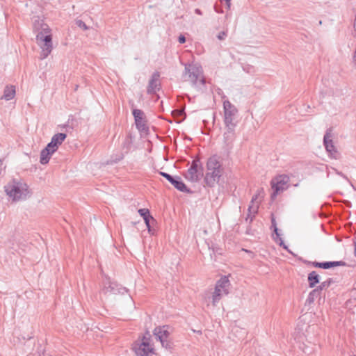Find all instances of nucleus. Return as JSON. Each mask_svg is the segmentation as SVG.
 Segmentation results:
<instances>
[{"instance_id": "obj_21", "label": "nucleus", "mask_w": 356, "mask_h": 356, "mask_svg": "<svg viewBox=\"0 0 356 356\" xmlns=\"http://www.w3.org/2000/svg\"><path fill=\"white\" fill-rule=\"evenodd\" d=\"M221 3L225 2L227 10L231 8V0H220Z\"/></svg>"}, {"instance_id": "obj_12", "label": "nucleus", "mask_w": 356, "mask_h": 356, "mask_svg": "<svg viewBox=\"0 0 356 356\" xmlns=\"http://www.w3.org/2000/svg\"><path fill=\"white\" fill-rule=\"evenodd\" d=\"M54 148H52L50 145H47L44 149H43L40 155V162L41 164H47L49 163L51 156L54 152H56Z\"/></svg>"}, {"instance_id": "obj_11", "label": "nucleus", "mask_w": 356, "mask_h": 356, "mask_svg": "<svg viewBox=\"0 0 356 356\" xmlns=\"http://www.w3.org/2000/svg\"><path fill=\"white\" fill-rule=\"evenodd\" d=\"M133 115L134 116L135 122L137 127L140 130L145 129L146 120L144 113L140 109H134L133 111Z\"/></svg>"}, {"instance_id": "obj_7", "label": "nucleus", "mask_w": 356, "mask_h": 356, "mask_svg": "<svg viewBox=\"0 0 356 356\" xmlns=\"http://www.w3.org/2000/svg\"><path fill=\"white\" fill-rule=\"evenodd\" d=\"M224 108V122L229 129H233L235 127L234 119L237 113V109L229 101L223 102Z\"/></svg>"}, {"instance_id": "obj_14", "label": "nucleus", "mask_w": 356, "mask_h": 356, "mask_svg": "<svg viewBox=\"0 0 356 356\" xmlns=\"http://www.w3.org/2000/svg\"><path fill=\"white\" fill-rule=\"evenodd\" d=\"M272 226L273 227L274 232L275 234V237L274 238V240L277 243H278L281 246H283V248L286 250L287 246L284 245V241L281 238V234L278 232V229L277 227L275 220L274 218H272Z\"/></svg>"}, {"instance_id": "obj_23", "label": "nucleus", "mask_w": 356, "mask_h": 356, "mask_svg": "<svg viewBox=\"0 0 356 356\" xmlns=\"http://www.w3.org/2000/svg\"><path fill=\"white\" fill-rule=\"evenodd\" d=\"M161 175L164 177L165 178H166L168 181L172 179V176H170V175L165 173V172H161Z\"/></svg>"}, {"instance_id": "obj_22", "label": "nucleus", "mask_w": 356, "mask_h": 356, "mask_svg": "<svg viewBox=\"0 0 356 356\" xmlns=\"http://www.w3.org/2000/svg\"><path fill=\"white\" fill-rule=\"evenodd\" d=\"M226 35H227V33H226L225 32H224V31H223V32H220V33L218 34V38L219 40H223V39H225V38L226 37Z\"/></svg>"}, {"instance_id": "obj_4", "label": "nucleus", "mask_w": 356, "mask_h": 356, "mask_svg": "<svg viewBox=\"0 0 356 356\" xmlns=\"http://www.w3.org/2000/svg\"><path fill=\"white\" fill-rule=\"evenodd\" d=\"M132 350L137 356H148L154 353V346L151 335L145 334L132 344Z\"/></svg>"}, {"instance_id": "obj_17", "label": "nucleus", "mask_w": 356, "mask_h": 356, "mask_svg": "<svg viewBox=\"0 0 356 356\" xmlns=\"http://www.w3.org/2000/svg\"><path fill=\"white\" fill-rule=\"evenodd\" d=\"M308 281L311 288L315 286V285L319 282L318 275L315 271H312L309 274Z\"/></svg>"}, {"instance_id": "obj_27", "label": "nucleus", "mask_w": 356, "mask_h": 356, "mask_svg": "<svg viewBox=\"0 0 356 356\" xmlns=\"http://www.w3.org/2000/svg\"><path fill=\"white\" fill-rule=\"evenodd\" d=\"M355 255L356 257V241L355 242Z\"/></svg>"}, {"instance_id": "obj_26", "label": "nucleus", "mask_w": 356, "mask_h": 356, "mask_svg": "<svg viewBox=\"0 0 356 356\" xmlns=\"http://www.w3.org/2000/svg\"><path fill=\"white\" fill-rule=\"evenodd\" d=\"M176 180H177L176 179H174L172 177V179L169 180V181L173 185Z\"/></svg>"}, {"instance_id": "obj_18", "label": "nucleus", "mask_w": 356, "mask_h": 356, "mask_svg": "<svg viewBox=\"0 0 356 356\" xmlns=\"http://www.w3.org/2000/svg\"><path fill=\"white\" fill-rule=\"evenodd\" d=\"M173 186L180 191H186V186L184 183L180 180L177 179L174 183Z\"/></svg>"}, {"instance_id": "obj_8", "label": "nucleus", "mask_w": 356, "mask_h": 356, "mask_svg": "<svg viewBox=\"0 0 356 356\" xmlns=\"http://www.w3.org/2000/svg\"><path fill=\"white\" fill-rule=\"evenodd\" d=\"M171 332L172 329L168 325L158 326L153 331L154 336L161 341L163 346L167 341Z\"/></svg>"}, {"instance_id": "obj_5", "label": "nucleus", "mask_w": 356, "mask_h": 356, "mask_svg": "<svg viewBox=\"0 0 356 356\" xmlns=\"http://www.w3.org/2000/svg\"><path fill=\"white\" fill-rule=\"evenodd\" d=\"M230 275L222 276L216 283L214 291L211 295V302L216 306L224 296L229 293Z\"/></svg>"}, {"instance_id": "obj_24", "label": "nucleus", "mask_w": 356, "mask_h": 356, "mask_svg": "<svg viewBox=\"0 0 356 356\" xmlns=\"http://www.w3.org/2000/svg\"><path fill=\"white\" fill-rule=\"evenodd\" d=\"M178 40L180 43H184L186 42V38L184 35H179Z\"/></svg>"}, {"instance_id": "obj_3", "label": "nucleus", "mask_w": 356, "mask_h": 356, "mask_svg": "<svg viewBox=\"0 0 356 356\" xmlns=\"http://www.w3.org/2000/svg\"><path fill=\"white\" fill-rule=\"evenodd\" d=\"M52 34L51 30L47 24H42L41 31L36 35V41L42 49V56L43 58L48 56L52 50Z\"/></svg>"}, {"instance_id": "obj_19", "label": "nucleus", "mask_w": 356, "mask_h": 356, "mask_svg": "<svg viewBox=\"0 0 356 356\" xmlns=\"http://www.w3.org/2000/svg\"><path fill=\"white\" fill-rule=\"evenodd\" d=\"M138 213L143 218H147L150 215L149 211L147 209H140L138 210Z\"/></svg>"}, {"instance_id": "obj_15", "label": "nucleus", "mask_w": 356, "mask_h": 356, "mask_svg": "<svg viewBox=\"0 0 356 356\" xmlns=\"http://www.w3.org/2000/svg\"><path fill=\"white\" fill-rule=\"evenodd\" d=\"M342 264H343V262H341V261L324 262V263L314 262L313 266L322 268L324 269H327L331 267L338 266H340Z\"/></svg>"}, {"instance_id": "obj_9", "label": "nucleus", "mask_w": 356, "mask_h": 356, "mask_svg": "<svg viewBox=\"0 0 356 356\" xmlns=\"http://www.w3.org/2000/svg\"><path fill=\"white\" fill-rule=\"evenodd\" d=\"M332 130L329 129L327 131L325 136H324V145L326 150L330 153V154L334 157L337 158V149L335 147L334 143L332 140Z\"/></svg>"}, {"instance_id": "obj_1", "label": "nucleus", "mask_w": 356, "mask_h": 356, "mask_svg": "<svg viewBox=\"0 0 356 356\" xmlns=\"http://www.w3.org/2000/svg\"><path fill=\"white\" fill-rule=\"evenodd\" d=\"M6 195L13 201H20L26 199L31 195V191L28 185L21 180H12L5 186Z\"/></svg>"}, {"instance_id": "obj_25", "label": "nucleus", "mask_w": 356, "mask_h": 356, "mask_svg": "<svg viewBox=\"0 0 356 356\" xmlns=\"http://www.w3.org/2000/svg\"><path fill=\"white\" fill-rule=\"evenodd\" d=\"M79 26L80 27H82V28H83V29H88V27H87V26L86 25V24H85V23H83V22H82L81 21H80V22H79Z\"/></svg>"}, {"instance_id": "obj_6", "label": "nucleus", "mask_w": 356, "mask_h": 356, "mask_svg": "<svg viewBox=\"0 0 356 356\" xmlns=\"http://www.w3.org/2000/svg\"><path fill=\"white\" fill-rule=\"evenodd\" d=\"M290 178L286 175H280L275 177L270 181L271 188L273 191L272 197L275 198L280 193L288 188Z\"/></svg>"}, {"instance_id": "obj_13", "label": "nucleus", "mask_w": 356, "mask_h": 356, "mask_svg": "<svg viewBox=\"0 0 356 356\" xmlns=\"http://www.w3.org/2000/svg\"><path fill=\"white\" fill-rule=\"evenodd\" d=\"M66 138V134L63 133H59L56 135H54L51 140L49 143H48V145H50L52 148H54L55 150H57L58 147L62 144V143L65 140Z\"/></svg>"}, {"instance_id": "obj_20", "label": "nucleus", "mask_w": 356, "mask_h": 356, "mask_svg": "<svg viewBox=\"0 0 356 356\" xmlns=\"http://www.w3.org/2000/svg\"><path fill=\"white\" fill-rule=\"evenodd\" d=\"M143 220H144V221H145V225H146V226H147V229H148V232H149L150 234H152V233H151V232H152V229H151V227H150V220H154L153 217H152V216H148V217H147V218H143Z\"/></svg>"}, {"instance_id": "obj_2", "label": "nucleus", "mask_w": 356, "mask_h": 356, "mask_svg": "<svg viewBox=\"0 0 356 356\" xmlns=\"http://www.w3.org/2000/svg\"><path fill=\"white\" fill-rule=\"evenodd\" d=\"M223 168L218 159L212 156L207 162V171L204 177V181L207 185L213 186L218 182L222 175Z\"/></svg>"}, {"instance_id": "obj_10", "label": "nucleus", "mask_w": 356, "mask_h": 356, "mask_svg": "<svg viewBox=\"0 0 356 356\" xmlns=\"http://www.w3.org/2000/svg\"><path fill=\"white\" fill-rule=\"evenodd\" d=\"M199 161H193L185 175L186 178L193 182L197 181L199 179Z\"/></svg>"}, {"instance_id": "obj_16", "label": "nucleus", "mask_w": 356, "mask_h": 356, "mask_svg": "<svg viewBox=\"0 0 356 356\" xmlns=\"http://www.w3.org/2000/svg\"><path fill=\"white\" fill-rule=\"evenodd\" d=\"M15 95V88L14 86H7L5 88L3 98L6 100L12 99Z\"/></svg>"}]
</instances>
